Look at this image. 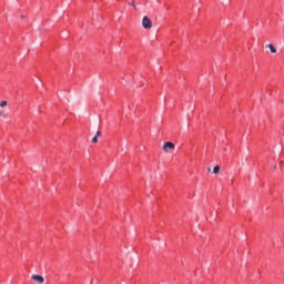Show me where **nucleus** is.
<instances>
[{"label":"nucleus","mask_w":284,"mask_h":284,"mask_svg":"<svg viewBox=\"0 0 284 284\" xmlns=\"http://www.w3.org/2000/svg\"><path fill=\"white\" fill-rule=\"evenodd\" d=\"M219 172H221V166L215 165L213 169V174H219Z\"/></svg>","instance_id":"39448f33"},{"label":"nucleus","mask_w":284,"mask_h":284,"mask_svg":"<svg viewBox=\"0 0 284 284\" xmlns=\"http://www.w3.org/2000/svg\"><path fill=\"white\" fill-rule=\"evenodd\" d=\"M266 48L271 50L272 54H276V48L274 47V44H268L266 45Z\"/></svg>","instance_id":"20e7f679"},{"label":"nucleus","mask_w":284,"mask_h":284,"mask_svg":"<svg viewBox=\"0 0 284 284\" xmlns=\"http://www.w3.org/2000/svg\"><path fill=\"white\" fill-rule=\"evenodd\" d=\"M142 28L144 30H152V20L148 18V16H144L142 19Z\"/></svg>","instance_id":"f257e3e1"},{"label":"nucleus","mask_w":284,"mask_h":284,"mask_svg":"<svg viewBox=\"0 0 284 284\" xmlns=\"http://www.w3.org/2000/svg\"><path fill=\"white\" fill-rule=\"evenodd\" d=\"M132 6H133V8H135V9H136V4H135L134 2L132 3Z\"/></svg>","instance_id":"6e6552de"},{"label":"nucleus","mask_w":284,"mask_h":284,"mask_svg":"<svg viewBox=\"0 0 284 284\" xmlns=\"http://www.w3.org/2000/svg\"><path fill=\"white\" fill-rule=\"evenodd\" d=\"M92 143H99V138L97 135L92 139Z\"/></svg>","instance_id":"423d86ee"},{"label":"nucleus","mask_w":284,"mask_h":284,"mask_svg":"<svg viewBox=\"0 0 284 284\" xmlns=\"http://www.w3.org/2000/svg\"><path fill=\"white\" fill-rule=\"evenodd\" d=\"M95 136H98V138L101 136V131H98Z\"/></svg>","instance_id":"0eeeda50"},{"label":"nucleus","mask_w":284,"mask_h":284,"mask_svg":"<svg viewBox=\"0 0 284 284\" xmlns=\"http://www.w3.org/2000/svg\"><path fill=\"white\" fill-rule=\"evenodd\" d=\"M207 172H212V169H211V168H209V169H207Z\"/></svg>","instance_id":"1a4fd4ad"},{"label":"nucleus","mask_w":284,"mask_h":284,"mask_svg":"<svg viewBox=\"0 0 284 284\" xmlns=\"http://www.w3.org/2000/svg\"><path fill=\"white\" fill-rule=\"evenodd\" d=\"M174 148H175L174 143H172V142H165V143L163 144L162 150H163L164 152H168L169 150H174Z\"/></svg>","instance_id":"f03ea898"},{"label":"nucleus","mask_w":284,"mask_h":284,"mask_svg":"<svg viewBox=\"0 0 284 284\" xmlns=\"http://www.w3.org/2000/svg\"><path fill=\"white\" fill-rule=\"evenodd\" d=\"M31 278L32 281H36L39 284L45 283V278H43V276L41 275H32Z\"/></svg>","instance_id":"7ed1b4c3"}]
</instances>
